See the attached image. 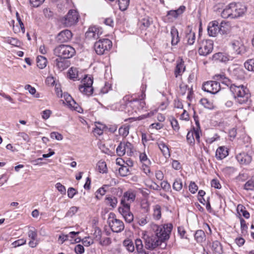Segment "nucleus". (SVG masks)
<instances>
[{
	"instance_id": "nucleus-15",
	"label": "nucleus",
	"mask_w": 254,
	"mask_h": 254,
	"mask_svg": "<svg viewBox=\"0 0 254 254\" xmlns=\"http://www.w3.org/2000/svg\"><path fill=\"white\" fill-rule=\"evenodd\" d=\"M233 50L237 55H243L247 52L246 47L241 39L233 40L230 43Z\"/></svg>"
},
{
	"instance_id": "nucleus-16",
	"label": "nucleus",
	"mask_w": 254,
	"mask_h": 254,
	"mask_svg": "<svg viewBox=\"0 0 254 254\" xmlns=\"http://www.w3.org/2000/svg\"><path fill=\"white\" fill-rule=\"evenodd\" d=\"M102 28L97 26H91L85 33L86 38L88 39H97L102 34Z\"/></svg>"
},
{
	"instance_id": "nucleus-56",
	"label": "nucleus",
	"mask_w": 254,
	"mask_h": 254,
	"mask_svg": "<svg viewBox=\"0 0 254 254\" xmlns=\"http://www.w3.org/2000/svg\"><path fill=\"white\" fill-rule=\"evenodd\" d=\"M248 175L245 173H240L239 175L236 177V179L239 182H244L248 179Z\"/></svg>"
},
{
	"instance_id": "nucleus-49",
	"label": "nucleus",
	"mask_w": 254,
	"mask_h": 254,
	"mask_svg": "<svg viewBox=\"0 0 254 254\" xmlns=\"http://www.w3.org/2000/svg\"><path fill=\"white\" fill-rule=\"evenodd\" d=\"M200 104L204 106L205 108L208 109H212L213 108V105L212 103H211L210 101H209L206 98H203L200 100Z\"/></svg>"
},
{
	"instance_id": "nucleus-36",
	"label": "nucleus",
	"mask_w": 254,
	"mask_h": 254,
	"mask_svg": "<svg viewBox=\"0 0 254 254\" xmlns=\"http://www.w3.org/2000/svg\"><path fill=\"white\" fill-rule=\"evenodd\" d=\"M130 126L126 124L122 125L119 129V133L123 137H126L129 133Z\"/></svg>"
},
{
	"instance_id": "nucleus-52",
	"label": "nucleus",
	"mask_w": 254,
	"mask_h": 254,
	"mask_svg": "<svg viewBox=\"0 0 254 254\" xmlns=\"http://www.w3.org/2000/svg\"><path fill=\"white\" fill-rule=\"evenodd\" d=\"M245 67L250 71H254V59L247 60L244 64Z\"/></svg>"
},
{
	"instance_id": "nucleus-13",
	"label": "nucleus",
	"mask_w": 254,
	"mask_h": 254,
	"mask_svg": "<svg viewBox=\"0 0 254 254\" xmlns=\"http://www.w3.org/2000/svg\"><path fill=\"white\" fill-rule=\"evenodd\" d=\"M231 6L233 18L242 16L247 11L246 5L240 2H232Z\"/></svg>"
},
{
	"instance_id": "nucleus-3",
	"label": "nucleus",
	"mask_w": 254,
	"mask_h": 254,
	"mask_svg": "<svg viewBox=\"0 0 254 254\" xmlns=\"http://www.w3.org/2000/svg\"><path fill=\"white\" fill-rule=\"evenodd\" d=\"M153 228L155 231L156 237L162 243L170 238V234L173 229V225L171 223L162 225H154Z\"/></svg>"
},
{
	"instance_id": "nucleus-10",
	"label": "nucleus",
	"mask_w": 254,
	"mask_h": 254,
	"mask_svg": "<svg viewBox=\"0 0 254 254\" xmlns=\"http://www.w3.org/2000/svg\"><path fill=\"white\" fill-rule=\"evenodd\" d=\"M130 205L121 201V206L118 208L119 212L128 223H130L133 220V215L130 210Z\"/></svg>"
},
{
	"instance_id": "nucleus-22",
	"label": "nucleus",
	"mask_w": 254,
	"mask_h": 254,
	"mask_svg": "<svg viewBox=\"0 0 254 254\" xmlns=\"http://www.w3.org/2000/svg\"><path fill=\"white\" fill-rule=\"evenodd\" d=\"M72 37V33L69 30H64L60 32L56 37V39L60 43L67 42Z\"/></svg>"
},
{
	"instance_id": "nucleus-18",
	"label": "nucleus",
	"mask_w": 254,
	"mask_h": 254,
	"mask_svg": "<svg viewBox=\"0 0 254 254\" xmlns=\"http://www.w3.org/2000/svg\"><path fill=\"white\" fill-rule=\"evenodd\" d=\"M186 6L181 5L177 9L170 10L167 11V17L169 21H173L181 16L186 10Z\"/></svg>"
},
{
	"instance_id": "nucleus-45",
	"label": "nucleus",
	"mask_w": 254,
	"mask_h": 254,
	"mask_svg": "<svg viewBox=\"0 0 254 254\" xmlns=\"http://www.w3.org/2000/svg\"><path fill=\"white\" fill-rule=\"evenodd\" d=\"M116 1H118L119 8L122 11L126 10L129 3V0H117Z\"/></svg>"
},
{
	"instance_id": "nucleus-17",
	"label": "nucleus",
	"mask_w": 254,
	"mask_h": 254,
	"mask_svg": "<svg viewBox=\"0 0 254 254\" xmlns=\"http://www.w3.org/2000/svg\"><path fill=\"white\" fill-rule=\"evenodd\" d=\"M69 61L62 57H58L54 61V66L59 71H62L67 68L70 65Z\"/></svg>"
},
{
	"instance_id": "nucleus-24",
	"label": "nucleus",
	"mask_w": 254,
	"mask_h": 254,
	"mask_svg": "<svg viewBox=\"0 0 254 254\" xmlns=\"http://www.w3.org/2000/svg\"><path fill=\"white\" fill-rule=\"evenodd\" d=\"M212 58L215 61L226 63L229 61H232L234 58L227 53L219 52L214 54Z\"/></svg>"
},
{
	"instance_id": "nucleus-33",
	"label": "nucleus",
	"mask_w": 254,
	"mask_h": 254,
	"mask_svg": "<svg viewBox=\"0 0 254 254\" xmlns=\"http://www.w3.org/2000/svg\"><path fill=\"white\" fill-rule=\"evenodd\" d=\"M105 202L107 205L111 206L112 208H115L118 203V200L115 196L109 195L106 196Z\"/></svg>"
},
{
	"instance_id": "nucleus-41",
	"label": "nucleus",
	"mask_w": 254,
	"mask_h": 254,
	"mask_svg": "<svg viewBox=\"0 0 254 254\" xmlns=\"http://www.w3.org/2000/svg\"><path fill=\"white\" fill-rule=\"evenodd\" d=\"M238 213L240 215H242L245 218L248 219L250 218V213L246 210L244 206L241 204H239L237 208Z\"/></svg>"
},
{
	"instance_id": "nucleus-42",
	"label": "nucleus",
	"mask_w": 254,
	"mask_h": 254,
	"mask_svg": "<svg viewBox=\"0 0 254 254\" xmlns=\"http://www.w3.org/2000/svg\"><path fill=\"white\" fill-rule=\"evenodd\" d=\"M123 245L129 252H132L134 251V246L133 242L129 239L124 241Z\"/></svg>"
},
{
	"instance_id": "nucleus-26",
	"label": "nucleus",
	"mask_w": 254,
	"mask_h": 254,
	"mask_svg": "<svg viewBox=\"0 0 254 254\" xmlns=\"http://www.w3.org/2000/svg\"><path fill=\"white\" fill-rule=\"evenodd\" d=\"M231 31V26L228 22L222 21L219 25V33L221 35H228Z\"/></svg>"
},
{
	"instance_id": "nucleus-4",
	"label": "nucleus",
	"mask_w": 254,
	"mask_h": 254,
	"mask_svg": "<svg viewBox=\"0 0 254 254\" xmlns=\"http://www.w3.org/2000/svg\"><path fill=\"white\" fill-rule=\"evenodd\" d=\"M54 53L58 57H62L67 60L72 58L75 55V51L70 46L61 45L55 48Z\"/></svg>"
},
{
	"instance_id": "nucleus-50",
	"label": "nucleus",
	"mask_w": 254,
	"mask_h": 254,
	"mask_svg": "<svg viewBox=\"0 0 254 254\" xmlns=\"http://www.w3.org/2000/svg\"><path fill=\"white\" fill-rule=\"evenodd\" d=\"M186 38L187 39L188 44L190 45H192L194 43L195 40V33L190 31V33L187 34Z\"/></svg>"
},
{
	"instance_id": "nucleus-30",
	"label": "nucleus",
	"mask_w": 254,
	"mask_h": 254,
	"mask_svg": "<svg viewBox=\"0 0 254 254\" xmlns=\"http://www.w3.org/2000/svg\"><path fill=\"white\" fill-rule=\"evenodd\" d=\"M185 70V66L184 64V62L181 59L179 62H178L176 68L175 70V75L176 77L178 76L182 75V74Z\"/></svg>"
},
{
	"instance_id": "nucleus-53",
	"label": "nucleus",
	"mask_w": 254,
	"mask_h": 254,
	"mask_svg": "<svg viewBox=\"0 0 254 254\" xmlns=\"http://www.w3.org/2000/svg\"><path fill=\"white\" fill-rule=\"evenodd\" d=\"M139 160L142 164L151 163V161L148 158L145 152L140 153L139 154Z\"/></svg>"
},
{
	"instance_id": "nucleus-25",
	"label": "nucleus",
	"mask_w": 254,
	"mask_h": 254,
	"mask_svg": "<svg viewBox=\"0 0 254 254\" xmlns=\"http://www.w3.org/2000/svg\"><path fill=\"white\" fill-rule=\"evenodd\" d=\"M209 36L215 37L219 32V22L217 21H213L209 22L207 27Z\"/></svg>"
},
{
	"instance_id": "nucleus-32",
	"label": "nucleus",
	"mask_w": 254,
	"mask_h": 254,
	"mask_svg": "<svg viewBox=\"0 0 254 254\" xmlns=\"http://www.w3.org/2000/svg\"><path fill=\"white\" fill-rule=\"evenodd\" d=\"M136 250L138 254H151L150 252H146L143 249V245L141 239H137L135 241Z\"/></svg>"
},
{
	"instance_id": "nucleus-61",
	"label": "nucleus",
	"mask_w": 254,
	"mask_h": 254,
	"mask_svg": "<svg viewBox=\"0 0 254 254\" xmlns=\"http://www.w3.org/2000/svg\"><path fill=\"white\" fill-rule=\"evenodd\" d=\"M211 185L212 187L217 189H220L221 188V185L217 179H213L211 182Z\"/></svg>"
},
{
	"instance_id": "nucleus-47",
	"label": "nucleus",
	"mask_w": 254,
	"mask_h": 254,
	"mask_svg": "<svg viewBox=\"0 0 254 254\" xmlns=\"http://www.w3.org/2000/svg\"><path fill=\"white\" fill-rule=\"evenodd\" d=\"M97 169L101 173H106L107 168L106 163L102 161H99L97 163Z\"/></svg>"
},
{
	"instance_id": "nucleus-28",
	"label": "nucleus",
	"mask_w": 254,
	"mask_h": 254,
	"mask_svg": "<svg viewBox=\"0 0 254 254\" xmlns=\"http://www.w3.org/2000/svg\"><path fill=\"white\" fill-rule=\"evenodd\" d=\"M211 250L214 254H223V250L221 243L218 241H215L212 243Z\"/></svg>"
},
{
	"instance_id": "nucleus-58",
	"label": "nucleus",
	"mask_w": 254,
	"mask_h": 254,
	"mask_svg": "<svg viewBox=\"0 0 254 254\" xmlns=\"http://www.w3.org/2000/svg\"><path fill=\"white\" fill-rule=\"evenodd\" d=\"M26 240L24 239H18L16 241H15L14 242L12 243V245L14 248H16L22 245H24L26 243Z\"/></svg>"
},
{
	"instance_id": "nucleus-48",
	"label": "nucleus",
	"mask_w": 254,
	"mask_h": 254,
	"mask_svg": "<svg viewBox=\"0 0 254 254\" xmlns=\"http://www.w3.org/2000/svg\"><path fill=\"white\" fill-rule=\"evenodd\" d=\"M119 173L122 177H125L129 174V168L127 166L122 165L119 169Z\"/></svg>"
},
{
	"instance_id": "nucleus-5",
	"label": "nucleus",
	"mask_w": 254,
	"mask_h": 254,
	"mask_svg": "<svg viewBox=\"0 0 254 254\" xmlns=\"http://www.w3.org/2000/svg\"><path fill=\"white\" fill-rule=\"evenodd\" d=\"M146 90V86L142 85L141 87V94L140 99H134L128 101L127 103V108H132L135 112L137 110L143 109L145 105V102L144 99L145 97V91Z\"/></svg>"
},
{
	"instance_id": "nucleus-11",
	"label": "nucleus",
	"mask_w": 254,
	"mask_h": 254,
	"mask_svg": "<svg viewBox=\"0 0 254 254\" xmlns=\"http://www.w3.org/2000/svg\"><path fill=\"white\" fill-rule=\"evenodd\" d=\"M133 145L128 141L121 142L116 148V153L119 156H123L126 153L131 155L133 153Z\"/></svg>"
},
{
	"instance_id": "nucleus-1",
	"label": "nucleus",
	"mask_w": 254,
	"mask_h": 254,
	"mask_svg": "<svg viewBox=\"0 0 254 254\" xmlns=\"http://www.w3.org/2000/svg\"><path fill=\"white\" fill-rule=\"evenodd\" d=\"M230 91L237 103L245 104L250 101L251 93L245 86L243 85L232 86Z\"/></svg>"
},
{
	"instance_id": "nucleus-29",
	"label": "nucleus",
	"mask_w": 254,
	"mask_h": 254,
	"mask_svg": "<svg viewBox=\"0 0 254 254\" xmlns=\"http://www.w3.org/2000/svg\"><path fill=\"white\" fill-rule=\"evenodd\" d=\"M158 147L162 152L163 156L166 158H169L170 156L169 149L167 145L163 141H158L157 143Z\"/></svg>"
},
{
	"instance_id": "nucleus-7",
	"label": "nucleus",
	"mask_w": 254,
	"mask_h": 254,
	"mask_svg": "<svg viewBox=\"0 0 254 254\" xmlns=\"http://www.w3.org/2000/svg\"><path fill=\"white\" fill-rule=\"evenodd\" d=\"M108 223L114 232L119 233L123 231L125 228L123 222L116 217V215L111 212L109 213L108 218Z\"/></svg>"
},
{
	"instance_id": "nucleus-35",
	"label": "nucleus",
	"mask_w": 254,
	"mask_h": 254,
	"mask_svg": "<svg viewBox=\"0 0 254 254\" xmlns=\"http://www.w3.org/2000/svg\"><path fill=\"white\" fill-rule=\"evenodd\" d=\"M78 71L75 67H71L68 71V75L70 79L73 80H79L78 78Z\"/></svg>"
},
{
	"instance_id": "nucleus-57",
	"label": "nucleus",
	"mask_w": 254,
	"mask_h": 254,
	"mask_svg": "<svg viewBox=\"0 0 254 254\" xmlns=\"http://www.w3.org/2000/svg\"><path fill=\"white\" fill-rule=\"evenodd\" d=\"M50 137L53 139L61 140L63 138V135L58 132H52L50 133Z\"/></svg>"
},
{
	"instance_id": "nucleus-63",
	"label": "nucleus",
	"mask_w": 254,
	"mask_h": 254,
	"mask_svg": "<svg viewBox=\"0 0 254 254\" xmlns=\"http://www.w3.org/2000/svg\"><path fill=\"white\" fill-rule=\"evenodd\" d=\"M171 124L173 128L175 130H178L179 129V125L177 120L176 119L173 118L172 119V120L171 121Z\"/></svg>"
},
{
	"instance_id": "nucleus-44",
	"label": "nucleus",
	"mask_w": 254,
	"mask_h": 254,
	"mask_svg": "<svg viewBox=\"0 0 254 254\" xmlns=\"http://www.w3.org/2000/svg\"><path fill=\"white\" fill-rule=\"evenodd\" d=\"M244 189L246 190H252L254 189V175L245 183Z\"/></svg>"
},
{
	"instance_id": "nucleus-51",
	"label": "nucleus",
	"mask_w": 254,
	"mask_h": 254,
	"mask_svg": "<svg viewBox=\"0 0 254 254\" xmlns=\"http://www.w3.org/2000/svg\"><path fill=\"white\" fill-rule=\"evenodd\" d=\"M183 187L182 182L180 179H176L173 184V189L176 191H180Z\"/></svg>"
},
{
	"instance_id": "nucleus-34",
	"label": "nucleus",
	"mask_w": 254,
	"mask_h": 254,
	"mask_svg": "<svg viewBox=\"0 0 254 254\" xmlns=\"http://www.w3.org/2000/svg\"><path fill=\"white\" fill-rule=\"evenodd\" d=\"M47 62V58L43 56H38L37 57V65L40 69H43L46 66Z\"/></svg>"
},
{
	"instance_id": "nucleus-21",
	"label": "nucleus",
	"mask_w": 254,
	"mask_h": 254,
	"mask_svg": "<svg viewBox=\"0 0 254 254\" xmlns=\"http://www.w3.org/2000/svg\"><path fill=\"white\" fill-rule=\"evenodd\" d=\"M213 79L214 80H217V81H220L222 84L228 86L229 88L230 91L231 87L232 86L236 85L235 84L232 83V81L227 77H226L224 73L216 74L214 75L213 77Z\"/></svg>"
},
{
	"instance_id": "nucleus-54",
	"label": "nucleus",
	"mask_w": 254,
	"mask_h": 254,
	"mask_svg": "<svg viewBox=\"0 0 254 254\" xmlns=\"http://www.w3.org/2000/svg\"><path fill=\"white\" fill-rule=\"evenodd\" d=\"M78 207L76 206L71 207L65 214V216L67 217H71L73 216L78 211Z\"/></svg>"
},
{
	"instance_id": "nucleus-6",
	"label": "nucleus",
	"mask_w": 254,
	"mask_h": 254,
	"mask_svg": "<svg viewBox=\"0 0 254 254\" xmlns=\"http://www.w3.org/2000/svg\"><path fill=\"white\" fill-rule=\"evenodd\" d=\"M112 47V42L108 39H101L94 44V49L97 54H107Z\"/></svg>"
},
{
	"instance_id": "nucleus-9",
	"label": "nucleus",
	"mask_w": 254,
	"mask_h": 254,
	"mask_svg": "<svg viewBox=\"0 0 254 254\" xmlns=\"http://www.w3.org/2000/svg\"><path fill=\"white\" fill-rule=\"evenodd\" d=\"M79 15L75 10H69L67 14L61 19V23L66 27L75 25L78 21Z\"/></svg>"
},
{
	"instance_id": "nucleus-12",
	"label": "nucleus",
	"mask_w": 254,
	"mask_h": 254,
	"mask_svg": "<svg viewBox=\"0 0 254 254\" xmlns=\"http://www.w3.org/2000/svg\"><path fill=\"white\" fill-rule=\"evenodd\" d=\"M202 89L208 93L215 94L220 90V84L217 80L208 81L203 83Z\"/></svg>"
},
{
	"instance_id": "nucleus-31",
	"label": "nucleus",
	"mask_w": 254,
	"mask_h": 254,
	"mask_svg": "<svg viewBox=\"0 0 254 254\" xmlns=\"http://www.w3.org/2000/svg\"><path fill=\"white\" fill-rule=\"evenodd\" d=\"M228 155V150L224 147H219L216 151L215 156L218 160H222Z\"/></svg>"
},
{
	"instance_id": "nucleus-43",
	"label": "nucleus",
	"mask_w": 254,
	"mask_h": 254,
	"mask_svg": "<svg viewBox=\"0 0 254 254\" xmlns=\"http://www.w3.org/2000/svg\"><path fill=\"white\" fill-rule=\"evenodd\" d=\"M161 206L156 204L153 206V218L155 220H159L161 217Z\"/></svg>"
},
{
	"instance_id": "nucleus-55",
	"label": "nucleus",
	"mask_w": 254,
	"mask_h": 254,
	"mask_svg": "<svg viewBox=\"0 0 254 254\" xmlns=\"http://www.w3.org/2000/svg\"><path fill=\"white\" fill-rule=\"evenodd\" d=\"M6 41L8 44L16 47L19 46L20 44V41L14 38L8 37Z\"/></svg>"
},
{
	"instance_id": "nucleus-46",
	"label": "nucleus",
	"mask_w": 254,
	"mask_h": 254,
	"mask_svg": "<svg viewBox=\"0 0 254 254\" xmlns=\"http://www.w3.org/2000/svg\"><path fill=\"white\" fill-rule=\"evenodd\" d=\"M187 141L188 143L190 145L193 146L195 143V139L194 138V132L193 130L189 131L187 135Z\"/></svg>"
},
{
	"instance_id": "nucleus-14",
	"label": "nucleus",
	"mask_w": 254,
	"mask_h": 254,
	"mask_svg": "<svg viewBox=\"0 0 254 254\" xmlns=\"http://www.w3.org/2000/svg\"><path fill=\"white\" fill-rule=\"evenodd\" d=\"M213 49V43L210 40L203 41L198 49V53L201 56H206L211 53Z\"/></svg>"
},
{
	"instance_id": "nucleus-38",
	"label": "nucleus",
	"mask_w": 254,
	"mask_h": 254,
	"mask_svg": "<svg viewBox=\"0 0 254 254\" xmlns=\"http://www.w3.org/2000/svg\"><path fill=\"white\" fill-rule=\"evenodd\" d=\"M221 16L224 18H233V14L231 9V3L227 5L221 12Z\"/></svg>"
},
{
	"instance_id": "nucleus-2",
	"label": "nucleus",
	"mask_w": 254,
	"mask_h": 254,
	"mask_svg": "<svg viewBox=\"0 0 254 254\" xmlns=\"http://www.w3.org/2000/svg\"><path fill=\"white\" fill-rule=\"evenodd\" d=\"M51 84V87H54V90L58 97L63 98L64 103H66L70 108L75 109V105H76L75 101L72 97L67 93L62 92L61 86L58 80L55 79L53 76H49V84Z\"/></svg>"
},
{
	"instance_id": "nucleus-37",
	"label": "nucleus",
	"mask_w": 254,
	"mask_h": 254,
	"mask_svg": "<svg viewBox=\"0 0 254 254\" xmlns=\"http://www.w3.org/2000/svg\"><path fill=\"white\" fill-rule=\"evenodd\" d=\"M232 75L238 79H243L245 78V72L241 68H235L232 72Z\"/></svg>"
},
{
	"instance_id": "nucleus-39",
	"label": "nucleus",
	"mask_w": 254,
	"mask_h": 254,
	"mask_svg": "<svg viewBox=\"0 0 254 254\" xmlns=\"http://www.w3.org/2000/svg\"><path fill=\"white\" fill-rule=\"evenodd\" d=\"M194 238L198 243H201L204 241L205 234L202 230H197L194 234Z\"/></svg>"
},
{
	"instance_id": "nucleus-59",
	"label": "nucleus",
	"mask_w": 254,
	"mask_h": 254,
	"mask_svg": "<svg viewBox=\"0 0 254 254\" xmlns=\"http://www.w3.org/2000/svg\"><path fill=\"white\" fill-rule=\"evenodd\" d=\"M74 252L76 254H83L84 252V248L82 245L78 244L74 248Z\"/></svg>"
},
{
	"instance_id": "nucleus-64",
	"label": "nucleus",
	"mask_w": 254,
	"mask_h": 254,
	"mask_svg": "<svg viewBox=\"0 0 254 254\" xmlns=\"http://www.w3.org/2000/svg\"><path fill=\"white\" fill-rule=\"evenodd\" d=\"M77 191L73 188H69L67 190V195L69 198H72L76 194Z\"/></svg>"
},
{
	"instance_id": "nucleus-23",
	"label": "nucleus",
	"mask_w": 254,
	"mask_h": 254,
	"mask_svg": "<svg viewBox=\"0 0 254 254\" xmlns=\"http://www.w3.org/2000/svg\"><path fill=\"white\" fill-rule=\"evenodd\" d=\"M236 158L238 162L243 165L249 164L252 160V157L245 152L239 153L236 156Z\"/></svg>"
},
{
	"instance_id": "nucleus-40",
	"label": "nucleus",
	"mask_w": 254,
	"mask_h": 254,
	"mask_svg": "<svg viewBox=\"0 0 254 254\" xmlns=\"http://www.w3.org/2000/svg\"><path fill=\"white\" fill-rule=\"evenodd\" d=\"M109 185H104L102 187L98 189L95 192L96 198L97 199H101L102 196L105 194L106 192L105 189L109 188Z\"/></svg>"
},
{
	"instance_id": "nucleus-60",
	"label": "nucleus",
	"mask_w": 254,
	"mask_h": 254,
	"mask_svg": "<svg viewBox=\"0 0 254 254\" xmlns=\"http://www.w3.org/2000/svg\"><path fill=\"white\" fill-rule=\"evenodd\" d=\"M189 190L192 193H195L198 190V187L194 182H191L189 187Z\"/></svg>"
},
{
	"instance_id": "nucleus-8",
	"label": "nucleus",
	"mask_w": 254,
	"mask_h": 254,
	"mask_svg": "<svg viewBox=\"0 0 254 254\" xmlns=\"http://www.w3.org/2000/svg\"><path fill=\"white\" fill-rule=\"evenodd\" d=\"M93 79L91 77L85 76L82 80L81 84L79 86V90L84 95L90 96L93 94Z\"/></svg>"
},
{
	"instance_id": "nucleus-20",
	"label": "nucleus",
	"mask_w": 254,
	"mask_h": 254,
	"mask_svg": "<svg viewBox=\"0 0 254 254\" xmlns=\"http://www.w3.org/2000/svg\"><path fill=\"white\" fill-rule=\"evenodd\" d=\"M136 197V191L131 189L128 190L123 194L121 199L122 203L130 205L134 201Z\"/></svg>"
},
{
	"instance_id": "nucleus-19",
	"label": "nucleus",
	"mask_w": 254,
	"mask_h": 254,
	"mask_svg": "<svg viewBox=\"0 0 254 254\" xmlns=\"http://www.w3.org/2000/svg\"><path fill=\"white\" fill-rule=\"evenodd\" d=\"M145 247L148 250H153L162 244V242L156 237H146L145 239Z\"/></svg>"
},
{
	"instance_id": "nucleus-27",
	"label": "nucleus",
	"mask_w": 254,
	"mask_h": 254,
	"mask_svg": "<svg viewBox=\"0 0 254 254\" xmlns=\"http://www.w3.org/2000/svg\"><path fill=\"white\" fill-rule=\"evenodd\" d=\"M171 35L172 37L171 44L173 46L177 45L180 42V38L179 36V32L174 26L171 29Z\"/></svg>"
},
{
	"instance_id": "nucleus-62",
	"label": "nucleus",
	"mask_w": 254,
	"mask_h": 254,
	"mask_svg": "<svg viewBox=\"0 0 254 254\" xmlns=\"http://www.w3.org/2000/svg\"><path fill=\"white\" fill-rule=\"evenodd\" d=\"M56 187L57 190L62 194H65L66 192V189L64 186L62 185L60 183H58L56 185Z\"/></svg>"
}]
</instances>
